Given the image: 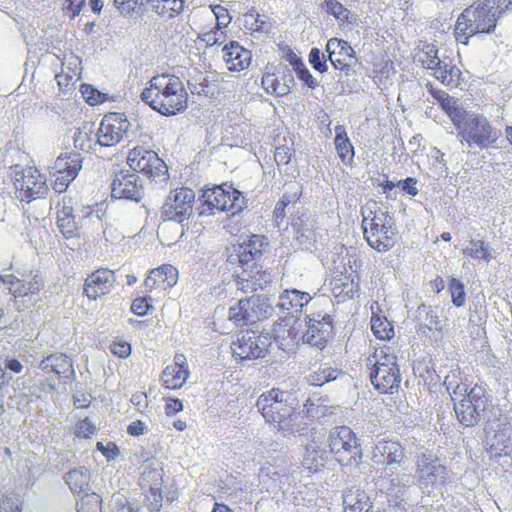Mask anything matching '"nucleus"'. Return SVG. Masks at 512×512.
Segmentation results:
<instances>
[{
    "label": "nucleus",
    "mask_w": 512,
    "mask_h": 512,
    "mask_svg": "<svg viewBox=\"0 0 512 512\" xmlns=\"http://www.w3.org/2000/svg\"><path fill=\"white\" fill-rule=\"evenodd\" d=\"M512 11V0H478L458 16L454 26V38L459 44L468 45L478 34L493 33L500 18Z\"/></svg>",
    "instance_id": "1"
},
{
    "label": "nucleus",
    "mask_w": 512,
    "mask_h": 512,
    "mask_svg": "<svg viewBox=\"0 0 512 512\" xmlns=\"http://www.w3.org/2000/svg\"><path fill=\"white\" fill-rule=\"evenodd\" d=\"M461 369H451L445 377V385L450 392L455 416L460 424L465 427L475 426L489 408L490 396L486 385L476 383L472 387L459 382Z\"/></svg>",
    "instance_id": "2"
},
{
    "label": "nucleus",
    "mask_w": 512,
    "mask_h": 512,
    "mask_svg": "<svg viewBox=\"0 0 512 512\" xmlns=\"http://www.w3.org/2000/svg\"><path fill=\"white\" fill-rule=\"evenodd\" d=\"M141 100L164 116H173L187 108L188 93L182 80L170 73L153 76L140 94Z\"/></svg>",
    "instance_id": "3"
},
{
    "label": "nucleus",
    "mask_w": 512,
    "mask_h": 512,
    "mask_svg": "<svg viewBox=\"0 0 512 512\" xmlns=\"http://www.w3.org/2000/svg\"><path fill=\"white\" fill-rule=\"evenodd\" d=\"M363 236L374 250L384 253L397 242L398 229L394 217L374 200L361 207Z\"/></svg>",
    "instance_id": "4"
},
{
    "label": "nucleus",
    "mask_w": 512,
    "mask_h": 512,
    "mask_svg": "<svg viewBox=\"0 0 512 512\" xmlns=\"http://www.w3.org/2000/svg\"><path fill=\"white\" fill-rule=\"evenodd\" d=\"M368 376L374 389L381 394H393L401 383V372L393 349L383 345L375 348L366 359Z\"/></svg>",
    "instance_id": "5"
},
{
    "label": "nucleus",
    "mask_w": 512,
    "mask_h": 512,
    "mask_svg": "<svg viewBox=\"0 0 512 512\" xmlns=\"http://www.w3.org/2000/svg\"><path fill=\"white\" fill-rule=\"evenodd\" d=\"M298 400L292 392L272 388L263 392L256 401V406L266 422L280 430L294 426Z\"/></svg>",
    "instance_id": "6"
},
{
    "label": "nucleus",
    "mask_w": 512,
    "mask_h": 512,
    "mask_svg": "<svg viewBox=\"0 0 512 512\" xmlns=\"http://www.w3.org/2000/svg\"><path fill=\"white\" fill-rule=\"evenodd\" d=\"M200 207V215H214L217 212L235 215L244 209L245 198L232 184L205 185L201 190Z\"/></svg>",
    "instance_id": "7"
},
{
    "label": "nucleus",
    "mask_w": 512,
    "mask_h": 512,
    "mask_svg": "<svg viewBox=\"0 0 512 512\" xmlns=\"http://www.w3.org/2000/svg\"><path fill=\"white\" fill-rule=\"evenodd\" d=\"M326 447L333 459L342 467H356L362 463L363 451L360 439L348 426L332 428L326 439Z\"/></svg>",
    "instance_id": "8"
},
{
    "label": "nucleus",
    "mask_w": 512,
    "mask_h": 512,
    "mask_svg": "<svg viewBox=\"0 0 512 512\" xmlns=\"http://www.w3.org/2000/svg\"><path fill=\"white\" fill-rule=\"evenodd\" d=\"M457 137L469 147L480 149L493 147L500 137V132L482 114L468 113L457 125Z\"/></svg>",
    "instance_id": "9"
},
{
    "label": "nucleus",
    "mask_w": 512,
    "mask_h": 512,
    "mask_svg": "<svg viewBox=\"0 0 512 512\" xmlns=\"http://www.w3.org/2000/svg\"><path fill=\"white\" fill-rule=\"evenodd\" d=\"M12 183L15 196L21 202L39 199L48 189L45 175L35 166L12 167Z\"/></svg>",
    "instance_id": "10"
},
{
    "label": "nucleus",
    "mask_w": 512,
    "mask_h": 512,
    "mask_svg": "<svg viewBox=\"0 0 512 512\" xmlns=\"http://www.w3.org/2000/svg\"><path fill=\"white\" fill-rule=\"evenodd\" d=\"M195 192L188 187L173 189L161 206V218L164 221L183 223L193 214Z\"/></svg>",
    "instance_id": "11"
},
{
    "label": "nucleus",
    "mask_w": 512,
    "mask_h": 512,
    "mask_svg": "<svg viewBox=\"0 0 512 512\" xmlns=\"http://www.w3.org/2000/svg\"><path fill=\"white\" fill-rule=\"evenodd\" d=\"M128 166L149 179H165L168 174L166 163L158 154L144 146L133 147L126 158Z\"/></svg>",
    "instance_id": "12"
},
{
    "label": "nucleus",
    "mask_w": 512,
    "mask_h": 512,
    "mask_svg": "<svg viewBox=\"0 0 512 512\" xmlns=\"http://www.w3.org/2000/svg\"><path fill=\"white\" fill-rule=\"evenodd\" d=\"M268 305L259 295L238 300L228 310V320L236 326H249L266 318Z\"/></svg>",
    "instance_id": "13"
},
{
    "label": "nucleus",
    "mask_w": 512,
    "mask_h": 512,
    "mask_svg": "<svg viewBox=\"0 0 512 512\" xmlns=\"http://www.w3.org/2000/svg\"><path fill=\"white\" fill-rule=\"evenodd\" d=\"M268 346L267 336L247 331L231 343V350L235 359L244 361L264 357Z\"/></svg>",
    "instance_id": "14"
},
{
    "label": "nucleus",
    "mask_w": 512,
    "mask_h": 512,
    "mask_svg": "<svg viewBox=\"0 0 512 512\" xmlns=\"http://www.w3.org/2000/svg\"><path fill=\"white\" fill-rule=\"evenodd\" d=\"M82 168V157L77 152L60 154L54 164L55 179L52 187L58 192H64L69 184L77 177Z\"/></svg>",
    "instance_id": "15"
},
{
    "label": "nucleus",
    "mask_w": 512,
    "mask_h": 512,
    "mask_svg": "<svg viewBox=\"0 0 512 512\" xmlns=\"http://www.w3.org/2000/svg\"><path fill=\"white\" fill-rule=\"evenodd\" d=\"M292 83L293 77L290 71L281 63L268 64L261 79V85L265 92L276 97L287 95L291 90Z\"/></svg>",
    "instance_id": "16"
},
{
    "label": "nucleus",
    "mask_w": 512,
    "mask_h": 512,
    "mask_svg": "<svg viewBox=\"0 0 512 512\" xmlns=\"http://www.w3.org/2000/svg\"><path fill=\"white\" fill-rule=\"evenodd\" d=\"M330 290L338 303L353 299L360 292V274L351 266L345 267L331 279Z\"/></svg>",
    "instance_id": "17"
},
{
    "label": "nucleus",
    "mask_w": 512,
    "mask_h": 512,
    "mask_svg": "<svg viewBox=\"0 0 512 512\" xmlns=\"http://www.w3.org/2000/svg\"><path fill=\"white\" fill-rule=\"evenodd\" d=\"M129 125L128 120L121 113L106 114L97 132L99 144L105 147L116 145L128 131Z\"/></svg>",
    "instance_id": "18"
},
{
    "label": "nucleus",
    "mask_w": 512,
    "mask_h": 512,
    "mask_svg": "<svg viewBox=\"0 0 512 512\" xmlns=\"http://www.w3.org/2000/svg\"><path fill=\"white\" fill-rule=\"evenodd\" d=\"M302 322L297 316H285L273 327V336L283 349L291 350L302 342Z\"/></svg>",
    "instance_id": "19"
},
{
    "label": "nucleus",
    "mask_w": 512,
    "mask_h": 512,
    "mask_svg": "<svg viewBox=\"0 0 512 512\" xmlns=\"http://www.w3.org/2000/svg\"><path fill=\"white\" fill-rule=\"evenodd\" d=\"M115 283L114 271L99 268L87 276L83 285V294L90 300H97L108 295Z\"/></svg>",
    "instance_id": "20"
},
{
    "label": "nucleus",
    "mask_w": 512,
    "mask_h": 512,
    "mask_svg": "<svg viewBox=\"0 0 512 512\" xmlns=\"http://www.w3.org/2000/svg\"><path fill=\"white\" fill-rule=\"evenodd\" d=\"M111 194L118 199L139 201L142 198L143 186L135 173L121 170L113 179Z\"/></svg>",
    "instance_id": "21"
},
{
    "label": "nucleus",
    "mask_w": 512,
    "mask_h": 512,
    "mask_svg": "<svg viewBox=\"0 0 512 512\" xmlns=\"http://www.w3.org/2000/svg\"><path fill=\"white\" fill-rule=\"evenodd\" d=\"M163 475L156 469L146 470L141 477V486L145 490L144 506L149 512H160L162 507Z\"/></svg>",
    "instance_id": "22"
},
{
    "label": "nucleus",
    "mask_w": 512,
    "mask_h": 512,
    "mask_svg": "<svg viewBox=\"0 0 512 512\" xmlns=\"http://www.w3.org/2000/svg\"><path fill=\"white\" fill-rule=\"evenodd\" d=\"M177 280L178 270L170 264H163L149 272L144 280V287L148 292H165L172 288Z\"/></svg>",
    "instance_id": "23"
},
{
    "label": "nucleus",
    "mask_w": 512,
    "mask_h": 512,
    "mask_svg": "<svg viewBox=\"0 0 512 512\" xmlns=\"http://www.w3.org/2000/svg\"><path fill=\"white\" fill-rule=\"evenodd\" d=\"M263 238L259 235H252L249 239L236 248V256L243 272L253 271L257 268V262L263 253Z\"/></svg>",
    "instance_id": "24"
},
{
    "label": "nucleus",
    "mask_w": 512,
    "mask_h": 512,
    "mask_svg": "<svg viewBox=\"0 0 512 512\" xmlns=\"http://www.w3.org/2000/svg\"><path fill=\"white\" fill-rule=\"evenodd\" d=\"M326 52L328 60L336 70L348 71L355 58L351 45L340 38H331L327 41Z\"/></svg>",
    "instance_id": "25"
},
{
    "label": "nucleus",
    "mask_w": 512,
    "mask_h": 512,
    "mask_svg": "<svg viewBox=\"0 0 512 512\" xmlns=\"http://www.w3.org/2000/svg\"><path fill=\"white\" fill-rule=\"evenodd\" d=\"M189 367L184 354L177 353L173 363L166 366L161 375L162 385L170 390L181 388L189 377Z\"/></svg>",
    "instance_id": "26"
},
{
    "label": "nucleus",
    "mask_w": 512,
    "mask_h": 512,
    "mask_svg": "<svg viewBox=\"0 0 512 512\" xmlns=\"http://www.w3.org/2000/svg\"><path fill=\"white\" fill-rule=\"evenodd\" d=\"M332 337L333 323L330 317H323L322 320L309 319L308 328L302 334V343L323 349Z\"/></svg>",
    "instance_id": "27"
},
{
    "label": "nucleus",
    "mask_w": 512,
    "mask_h": 512,
    "mask_svg": "<svg viewBox=\"0 0 512 512\" xmlns=\"http://www.w3.org/2000/svg\"><path fill=\"white\" fill-rule=\"evenodd\" d=\"M405 458L402 444L397 440H378L372 450V460L379 464H400Z\"/></svg>",
    "instance_id": "28"
},
{
    "label": "nucleus",
    "mask_w": 512,
    "mask_h": 512,
    "mask_svg": "<svg viewBox=\"0 0 512 512\" xmlns=\"http://www.w3.org/2000/svg\"><path fill=\"white\" fill-rule=\"evenodd\" d=\"M223 60L231 72L246 70L252 61V52L237 41H230L222 48Z\"/></svg>",
    "instance_id": "29"
},
{
    "label": "nucleus",
    "mask_w": 512,
    "mask_h": 512,
    "mask_svg": "<svg viewBox=\"0 0 512 512\" xmlns=\"http://www.w3.org/2000/svg\"><path fill=\"white\" fill-rule=\"evenodd\" d=\"M56 224L62 235L69 239L78 234L72 198L64 196L56 205Z\"/></svg>",
    "instance_id": "30"
},
{
    "label": "nucleus",
    "mask_w": 512,
    "mask_h": 512,
    "mask_svg": "<svg viewBox=\"0 0 512 512\" xmlns=\"http://www.w3.org/2000/svg\"><path fill=\"white\" fill-rule=\"evenodd\" d=\"M428 92L438 101L442 110L448 115L455 128L468 114L458 105L456 98L450 96L444 90L434 87L432 84L427 85Z\"/></svg>",
    "instance_id": "31"
},
{
    "label": "nucleus",
    "mask_w": 512,
    "mask_h": 512,
    "mask_svg": "<svg viewBox=\"0 0 512 512\" xmlns=\"http://www.w3.org/2000/svg\"><path fill=\"white\" fill-rule=\"evenodd\" d=\"M371 331L381 341H389L395 335L393 322L381 310L377 301L371 304Z\"/></svg>",
    "instance_id": "32"
},
{
    "label": "nucleus",
    "mask_w": 512,
    "mask_h": 512,
    "mask_svg": "<svg viewBox=\"0 0 512 512\" xmlns=\"http://www.w3.org/2000/svg\"><path fill=\"white\" fill-rule=\"evenodd\" d=\"M312 297L307 292L297 289H286L279 296V307L287 312V316H297Z\"/></svg>",
    "instance_id": "33"
},
{
    "label": "nucleus",
    "mask_w": 512,
    "mask_h": 512,
    "mask_svg": "<svg viewBox=\"0 0 512 512\" xmlns=\"http://www.w3.org/2000/svg\"><path fill=\"white\" fill-rule=\"evenodd\" d=\"M490 451L495 454L511 455L512 454V426L509 423H502L494 431L490 440Z\"/></svg>",
    "instance_id": "34"
},
{
    "label": "nucleus",
    "mask_w": 512,
    "mask_h": 512,
    "mask_svg": "<svg viewBox=\"0 0 512 512\" xmlns=\"http://www.w3.org/2000/svg\"><path fill=\"white\" fill-rule=\"evenodd\" d=\"M41 368L48 374H55L58 377H68L73 374L71 359L62 353L52 354L41 362Z\"/></svg>",
    "instance_id": "35"
},
{
    "label": "nucleus",
    "mask_w": 512,
    "mask_h": 512,
    "mask_svg": "<svg viewBox=\"0 0 512 512\" xmlns=\"http://www.w3.org/2000/svg\"><path fill=\"white\" fill-rule=\"evenodd\" d=\"M327 463V451L316 443L308 444L302 460V467L309 474L320 472Z\"/></svg>",
    "instance_id": "36"
},
{
    "label": "nucleus",
    "mask_w": 512,
    "mask_h": 512,
    "mask_svg": "<svg viewBox=\"0 0 512 512\" xmlns=\"http://www.w3.org/2000/svg\"><path fill=\"white\" fill-rule=\"evenodd\" d=\"M344 512H373V503L365 491L350 489L344 495Z\"/></svg>",
    "instance_id": "37"
},
{
    "label": "nucleus",
    "mask_w": 512,
    "mask_h": 512,
    "mask_svg": "<svg viewBox=\"0 0 512 512\" xmlns=\"http://www.w3.org/2000/svg\"><path fill=\"white\" fill-rule=\"evenodd\" d=\"M433 76L448 88H457L461 83V70L452 62H442L435 67Z\"/></svg>",
    "instance_id": "38"
},
{
    "label": "nucleus",
    "mask_w": 512,
    "mask_h": 512,
    "mask_svg": "<svg viewBox=\"0 0 512 512\" xmlns=\"http://www.w3.org/2000/svg\"><path fill=\"white\" fill-rule=\"evenodd\" d=\"M147 3L159 17L173 19L184 11L186 0H147Z\"/></svg>",
    "instance_id": "39"
},
{
    "label": "nucleus",
    "mask_w": 512,
    "mask_h": 512,
    "mask_svg": "<svg viewBox=\"0 0 512 512\" xmlns=\"http://www.w3.org/2000/svg\"><path fill=\"white\" fill-rule=\"evenodd\" d=\"M334 144L336 152L344 164H351L354 159V147L350 142L344 126L337 125L335 127Z\"/></svg>",
    "instance_id": "40"
},
{
    "label": "nucleus",
    "mask_w": 512,
    "mask_h": 512,
    "mask_svg": "<svg viewBox=\"0 0 512 512\" xmlns=\"http://www.w3.org/2000/svg\"><path fill=\"white\" fill-rule=\"evenodd\" d=\"M65 481L73 493H81L89 487L91 475L87 468H75L67 472Z\"/></svg>",
    "instance_id": "41"
},
{
    "label": "nucleus",
    "mask_w": 512,
    "mask_h": 512,
    "mask_svg": "<svg viewBox=\"0 0 512 512\" xmlns=\"http://www.w3.org/2000/svg\"><path fill=\"white\" fill-rule=\"evenodd\" d=\"M341 374V371L335 367H319L317 370L311 372L306 380L309 385L321 387L326 383L334 381Z\"/></svg>",
    "instance_id": "42"
},
{
    "label": "nucleus",
    "mask_w": 512,
    "mask_h": 512,
    "mask_svg": "<svg viewBox=\"0 0 512 512\" xmlns=\"http://www.w3.org/2000/svg\"><path fill=\"white\" fill-rule=\"evenodd\" d=\"M416 57L418 62L426 69L434 70L440 63L438 48L432 43H424L419 48Z\"/></svg>",
    "instance_id": "43"
},
{
    "label": "nucleus",
    "mask_w": 512,
    "mask_h": 512,
    "mask_svg": "<svg viewBox=\"0 0 512 512\" xmlns=\"http://www.w3.org/2000/svg\"><path fill=\"white\" fill-rule=\"evenodd\" d=\"M438 458L434 455L421 454L417 459V473L420 478L429 479L436 477L438 470L441 468L437 464Z\"/></svg>",
    "instance_id": "44"
},
{
    "label": "nucleus",
    "mask_w": 512,
    "mask_h": 512,
    "mask_svg": "<svg viewBox=\"0 0 512 512\" xmlns=\"http://www.w3.org/2000/svg\"><path fill=\"white\" fill-rule=\"evenodd\" d=\"M42 289V283L36 277L29 281L19 280L11 283V291L14 297H24L37 294Z\"/></svg>",
    "instance_id": "45"
},
{
    "label": "nucleus",
    "mask_w": 512,
    "mask_h": 512,
    "mask_svg": "<svg viewBox=\"0 0 512 512\" xmlns=\"http://www.w3.org/2000/svg\"><path fill=\"white\" fill-rule=\"evenodd\" d=\"M322 8L340 23H351V12L338 0H324Z\"/></svg>",
    "instance_id": "46"
},
{
    "label": "nucleus",
    "mask_w": 512,
    "mask_h": 512,
    "mask_svg": "<svg viewBox=\"0 0 512 512\" xmlns=\"http://www.w3.org/2000/svg\"><path fill=\"white\" fill-rule=\"evenodd\" d=\"M76 512H102V498L99 494L86 493L76 502Z\"/></svg>",
    "instance_id": "47"
},
{
    "label": "nucleus",
    "mask_w": 512,
    "mask_h": 512,
    "mask_svg": "<svg viewBox=\"0 0 512 512\" xmlns=\"http://www.w3.org/2000/svg\"><path fill=\"white\" fill-rule=\"evenodd\" d=\"M463 254L475 260L489 261L491 254L488 245L483 240L472 239Z\"/></svg>",
    "instance_id": "48"
},
{
    "label": "nucleus",
    "mask_w": 512,
    "mask_h": 512,
    "mask_svg": "<svg viewBox=\"0 0 512 512\" xmlns=\"http://www.w3.org/2000/svg\"><path fill=\"white\" fill-rule=\"evenodd\" d=\"M290 63L293 66L297 77L303 81L305 85H307L309 88L314 89L317 86L316 79L312 76L309 69L306 67V65L303 63V61L297 57L296 55H292L290 58Z\"/></svg>",
    "instance_id": "49"
},
{
    "label": "nucleus",
    "mask_w": 512,
    "mask_h": 512,
    "mask_svg": "<svg viewBox=\"0 0 512 512\" xmlns=\"http://www.w3.org/2000/svg\"><path fill=\"white\" fill-rule=\"evenodd\" d=\"M80 92L86 103H88L90 106L102 104L106 100V95L98 91L90 84H81Z\"/></svg>",
    "instance_id": "50"
},
{
    "label": "nucleus",
    "mask_w": 512,
    "mask_h": 512,
    "mask_svg": "<svg viewBox=\"0 0 512 512\" xmlns=\"http://www.w3.org/2000/svg\"><path fill=\"white\" fill-rule=\"evenodd\" d=\"M56 81L59 88V91L64 94H71L75 90V84L78 80L76 74H70L69 72H65L62 70L60 73L56 75Z\"/></svg>",
    "instance_id": "51"
},
{
    "label": "nucleus",
    "mask_w": 512,
    "mask_h": 512,
    "mask_svg": "<svg viewBox=\"0 0 512 512\" xmlns=\"http://www.w3.org/2000/svg\"><path fill=\"white\" fill-rule=\"evenodd\" d=\"M449 291L453 304L457 307H461L465 302L464 285L458 279L451 278L449 282Z\"/></svg>",
    "instance_id": "52"
},
{
    "label": "nucleus",
    "mask_w": 512,
    "mask_h": 512,
    "mask_svg": "<svg viewBox=\"0 0 512 512\" xmlns=\"http://www.w3.org/2000/svg\"><path fill=\"white\" fill-rule=\"evenodd\" d=\"M22 502L14 495L3 494L0 496V512H21Z\"/></svg>",
    "instance_id": "53"
},
{
    "label": "nucleus",
    "mask_w": 512,
    "mask_h": 512,
    "mask_svg": "<svg viewBox=\"0 0 512 512\" xmlns=\"http://www.w3.org/2000/svg\"><path fill=\"white\" fill-rule=\"evenodd\" d=\"M115 7L123 15H131L143 6L142 0H114Z\"/></svg>",
    "instance_id": "54"
},
{
    "label": "nucleus",
    "mask_w": 512,
    "mask_h": 512,
    "mask_svg": "<svg viewBox=\"0 0 512 512\" xmlns=\"http://www.w3.org/2000/svg\"><path fill=\"white\" fill-rule=\"evenodd\" d=\"M96 432V426L88 419H81L75 426V435L78 438L88 439Z\"/></svg>",
    "instance_id": "55"
},
{
    "label": "nucleus",
    "mask_w": 512,
    "mask_h": 512,
    "mask_svg": "<svg viewBox=\"0 0 512 512\" xmlns=\"http://www.w3.org/2000/svg\"><path fill=\"white\" fill-rule=\"evenodd\" d=\"M150 297H137L131 304V310L137 316H145L152 309Z\"/></svg>",
    "instance_id": "56"
},
{
    "label": "nucleus",
    "mask_w": 512,
    "mask_h": 512,
    "mask_svg": "<svg viewBox=\"0 0 512 512\" xmlns=\"http://www.w3.org/2000/svg\"><path fill=\"white\" fill-rule=\"evenodd\" d=\"M309 62L319 73H325L327 71L326 59L318 48L311 49L309 53Z\"/></svg>",
    "instance_id": "57"
},
{
    "label": "nucleus",
    "mask_w": 512,
    "mask_h": 512,
    "mask_svg": "<svg viewBox=\"0 0 512 512\" xmlns=\"http://www.w3.org/2000/svg\"><path fill=\"white\" fill-rule=\"evenodd\" d=\"M293 156V149L286 145L276 147L274 160L278 166L287 165Z\"/></svg>",
    "instance_id": "58"
},
{
    "label": "nucleus",
    "mask_w": 512,
    "mask_h": 512,
    "mask_svg": "<svg viewBox=\"0 0 512 512\" xmlns=\"http://www.w3.org/2000/svg\"><path fill=\"white\" fill-rule=\"evenodd\" d=\"M110 351L119 358H127L131 354V345L124 340L113 341L110 345Z\"/></svg>",
    "instance_id": "59"
},
{
    "label": "nucleus",
    "mask_w": 512,
    "mask_h": 512,
    "mask_svg": "<svg viewBox=\"0 0 512 512\" xmlns=\"http://www.w3.org/2000/svg\"><path fill=\"white\" fill-rule=\"evenodd\" d=\"M294 201H295V197L288 195V194H284L275 205L274 212H273L274 217L276 219L282 220L285 217L286 207Z\"/></svg>",
    "instance_id": "60"
},
{
    "label": "nucleus",
    "mask_w": 512,
    "mask_h": 512,
    "mask_svg": "<svg viewBox=\"0 0 512 512\" xmlns=\"http://www.w3.org/2000/svg\"><path fill=\"white\" fill-rule=\"evenodd\" d=\"M212 11L216 18V25H220V27H227L230 24L231 16L225 7L216 5L212 8Z\"/></svg>",
    "instance_id": "61"
},
{
    "label": "nucleus",
    "mask_w": 512,
    "mask_h": 512,
    "mask_svg": "<svg viewBox=\"0 0 512 512\" xmlns=\"http://www.w3.org/2000/svg\"><path fill=\"white\" fill-rule=\"evenodd\" d=\"M96 448L108 460L115 459L120 453L118 446L114 442H108L106 445H104L102 442H97Z\"/></svg>",
    "instance_id": "62"
},
{
    "label": "nucleus",
    "mask_w": 512,
    "mask_h": 512,
    "mask_svg": "<svg viewBox=\"0 0 512 512\" xmlns=\"http://www.w3.org/2000/svg\"><path fill=\"white\" fill-rule=\"evenodd\" d=\"M131 402L140 413H143L149 405L147 394L142 391L134 393Z\"/></svg>",
    "instance_id": "63"
},
{
    "label": "nucleus",
    "mask_w": 512,
    "mask_h": 512,
    "mask_svg": "<svg viewBox=\"0 0 512 512\" xmlns=\"http://www.w3.org/2000/svg\"><path fill=\"white\" fill-rule=\"evenodd\" d=\"M182 410L183 403L180 399L171 397L165 399V413L167 416H173Z\"/></svg>",
    "instance_id": "64"
}]
</instances>
